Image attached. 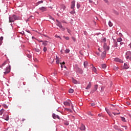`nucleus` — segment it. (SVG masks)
I'll use <instances>...</instances> for the list:
<instances>
[{"mask_svg": "<svg viewBox=\"0 0 131 131\" xmlns=\"http://www.w3.org/2000/svg\"><path fill=\"white\" fill-rule=\"evenodd\" d=\"M122 127H124L125 129H127V127L125 126H122Z\"/></svg>", "mask_w": 131, "mask_h": 131, "instance_id": "53", "label": "nucleus"}, {"mask_svg": "<svg viewBox=\"0 0 131 131\" xmlns=\"http://www.w3.org/2000/svg\"><path fill=\"white\" fill-rule=\"evenodd\" d=\"M72 82H73V83H74L75 84H77L78 83H79V82L75 79H74V78H72Z\"/></svg>", "mask_w": 131, "mask_h": 131, "instance_id": "11", "label": "nucleus"}, {"mask_svg": "<svg viewBox=\"0 0 131 131\" xmlns=\"http://www.w3.org/2000/svg\"><path fill=\"white\" fill-rule=\"evenodd\" d=\"M13 18H14V20H19V17L17 16V15H13L12 16Z\"/></svg>", "mask_w": 131, "mask_h": 131, "instance_id": "16", "label": "nucleus"}, {"mask_svg": "<svg viewBox=\"0 0 131 131\" xmlns=\"http://www.w3.org/2000/svg\"><path fill=\"white\" fill-rule=\"evenodd\" d=\"M120 45H123V42H121Z\"/></svg>", "mask_w": 131, "mask_h": 131, "instance_id": "62", "label": "nucleus"}, {"mask_svg": "<svg viewBox=\"0 0 131 131\" xmlns=\"http://www.w3.org/2000/svg\"><path fill=\"white\" fill-rule=\"evenodd\" d=\"M121 119L122 121H123V122H126V120H125V118H124L123 117H121Z\"/></svg>", "mask_w": 131, "mask_h": 131, "instance_id": "22", "label": "nucleus"}, {"mask_svg": "<svg viewBox=\"0 0 131 131\" xmlns=\"http://www.w3.org/2000/svg\"><path fill=\"white\" fill-rule=\"evenodd\" d=\"M67 30H68V32L69 33H70V32H71V31H70V30L68 29V28H67Z\"/></svg>", "mask_w": 131, "mask_h": 131, "instance_id": "50", "label": "nucleus"}, {"mask_svg": "<svg viewBox=\"0 0 131 131\" xmlns=\"http://www.w3.org/2000/svg\"><path fill=\"white\" fill-rule=\"evenodd\" d=\"M75 7V1H72L71 4V9L74 10V8Z\"/></svg>", "mask_w": 131, "mask_h": 131, "instance_id": "9", "label": "nucleus"}, {"mask_svg": "<svg viewBox=\"0 0 131 131\" xmlns=\"http://www.w3.org/2000/svg\"><path fill=\"white\" fill-rule=\"evenodd\" d=\"M122 41V39L121 38H119L117 39V41H118V42H120Z\"/></svg>", "mask_w": 131, "mask_h": 131, "instance_id": "31", "label": "nucleus"}, {"mask_svg": "<svg viewBox=\"0 0 131 131\" xmlns=\"http://www.w3.org/2000/svg\"><path fill=\"white\" fill-rule=\"evenodd\" d=\"M93 23L94 24H95V25H97V23L96 22V21L93 20Z\"/></svg>", "mask_w": 131, "mask_h": 131, "instance_id": "52", "label": "nucleus"}, {"mask_svg": "<svg viewBox=\"0 0 131 131\" xmlns=\"http://www.w3.org/2000/svg\"><path fill=\"white\" fill-rule=\"evenodd\" d=\"M114 61H115V62H118V63H123V60L120 59L119 58H114Z\"/></svg>", "mask_w": 131, "mask_h": 131, "instance_id": "4", "label": "nucleus"}, {"mask_svg": "<svg viewBox=\"0 0 131 131\" xmlns=\"http://www.w3.org/2000/svg\"><path fill=\"white\" fill-rule=\"evenodd\" d=\"M60 65H61V68H63V65H65V62H63L62 63H61V62L60 63Z\"/></svg>", "mask_w": 131, "mask_h": 131, "instance_id": "34", "label": "nucleus"}, {"mask_svg": "<svg viewBox=\"0 0 131 131\" xmlns=\"http://www.w3.org/2000/svg\"><path fill=\"white\" fill-rule=\"evenodd\" d=\"M63 104L65 106H70V103L67 102V101H65L63 102Z\"/></svg>", "mask_w": 131, "mask_h": 131, "instance_id": "17", "label": "nucleus"}, {"mask_svg": "<svg viewBox=\"0 0 131 131\" xmlns=\"http://www.w3.org/2000/svg\"><path fill=\"white\" fill-rule=\"evenodd\" d=\"M113 114H114V115H115V116L119 115V114H120V113H116L113 112Z\"/></svg>", "mask_w": 131, "mask_h": 131, "instance_id": "33", "label": "nucleus"}, {"mask_svg": "<svg viewBox=\"0 0 131 131\" xmlns=\"http://www.w3.org/2000/svg\"><path fill=\"white\" fill-rule=\"evenodd\" d=\"M49 43H50V42L49 41H45L43 42L42 44L44 45V46H47V45H49Z\"/></svg>", "mask_w": 131, "mask_h": 131, "instance_id": "19", "label": "nucleus"}, {"mask_svg": "<svg viewBox=\"0 0 131 131\" xmlns=\"http://www.w3.org/2000/svg\"><path fill=\"white\" fill-rule=\"evenodd\" d=\"M127 54H130V52H127L126 53V54L127 55Z\"/></svg>", "mask_w": 131, "mask_h": 131, "instance_id": "57", "label": "nucleus"}, {"mask_svg": "<svg viewBox=\"0 0 131 131\" xmlns=\"http://www.w3.org/2000/svg\"><path fill=\"white\" fill-rule=\"evenodd\" d=\"M89 3H90V4H92V3H93V1L90 0V1H89Z\"/></svg>", "mask_w": 131, "mask_h": 131, "instance_id": "60", "label": "nucleus"}, {"mask_svg": "<svg viewBox=\"0 0 131 131\" xmlns=\"http://www.w3.org/2000/svg\"><path fill=\"white\" fill-rule=\"evenodd\" d=\"M29 92H30V91H29L28 89L25 90V93L27 94H29Z\"/></svg>", "mask_w": 131, "mask_h": 131, "instance_id": "36", "label": "nucleus"}, {"mask_svg": "<svg viewBox=\"0 0 131 131\" xmlns=\"http://www.w3.org/2000/svg\"><path fill=\"white\" fill-rule=\"evenodd\" d=\"M25 120H26L25 119H23L21 120V121H22L23 122H24V121H25Z\"/></svg>", "mask_w": 131, "mask_h": 131, "instance_id": "54", "label": "nucleus"}, {"mask_svg": "<svg viewBox=\"0 0 131 131\" xmlns=\"http://www.w3.org/2000/svg\"><path fill=\"white\" fill-rule=\"evenodd\" d=\"M69 92L70 94H72V93H73V92H74V90H73V89H71L69 90Z\"/></svg>", "mask_w": 131, "mask_h": 131, "instance_id": "28", "label": "nucleus"}, {"mask_svg": "<svg viewBox=\"0 0 131 131\" xmlns=\"http://www.w3.org/2000/svg\"><path fill=\"white\" fill-rule=\"evenodd\" d=\"M103 41H106V38L103 39Z\"/></svg>", "mask_w": 131, "mask_h": 131, "instance_id": "59", "label": "nucleus"}, {"mask_svg": "<svg viewBox=\"0 0 131 131\" xmlns=\"http://www.w3.org/2000/svg\"><path fill=\"white\" fill-rule=\"evenodd\" d=\"M105 110H106L107 113H108V114L110 115V116H112V114H111V113L108 112V111H107V109L106 108H105Z\"/></svg>", "mask_w": 131, "mask_h": 131, "instance_id": "35", "label": "nucleus"}, {"mask_svg": "<svg viewBox=\"0 0 131 131\" xmlns=\"http://www.w3.org/2000/svg\"><path fill=\"white\" fill-rule=\"evenodd\" d=\"M39 10L40 11H41L42 12H45V11H47V8L45 7H42L41 8H39Z\"/></svg>", "mask_w": 131, "mask_h": 131, "instance_id": "8", "label": "nucleus"}, {"mask_svg": "<svg viewBox=\"0 0 131 131\" xmlns=\"http://www.w3.org/2000/svg\"><path fill=\"white\" fill-rule=\"evenodd\" d=\"M79 53L80 54V55H81L82 56L83 55V53H82V51H80L79 52Z\"/></svg>", "mask_w": 131, "mask_h": 131, "instance_id": "48", "label": "nucleus"}, {"mask_svg": "<svg viewBox=\"0 0 131 131\" xmlns=\"http://www.w3.org/2000/svg\"><path fill=\"white\" fill-rule=\"evenodd\" d=\"M3 39H4V37L2 36L0 37V46H2V43H3Z\"/></svg>", "mask_w": 131, "mask_h": 131, "instance_id": "21", "label": "nucleus"}, {"mask_svg": "<svg viewBox=\"0 0 131 131\" xmlns=\"http://www.w3.org/2000/svg\"><path fill=\"white\" fill-rule=\"evenodd\" d=\"M111 106H112V107H115V105L114 104H111Z\"/></svg>", "mask_w": 131, "mask_h": 131, "instance_id": "61", "label": "nucleus"}, {"mask_svg": "<svg viewBox=\"0 0 131 131\" xmlns=\"http://www.w3.org/2000/svg\"><path fill=\"white\" fill-rule=\"evenodd\" d=\"M52 117H53V118H54V119H56V118H57L58 119H60V117H59V116H58L55 114H53L52 115Z\"/></svg>", "mask_w": 131, "mask_h": 131, "instance_id": "7", "label": "nucleus"}, {"mask_svg": "<svg viewBox=\"0 0 131 131\" xmlns=\"http://www.w3.org/2000/svg\"><path fill=\"white\" fill-rule=\"evenodd\" d=\"M56 63L57 64H59L60 63V59L59 58V57H58L57 56H56Z\"/></svg>", "mask_w": 131, "mask_h": 131, "instance_id": "18", "label": "nucleus"}, {"mask_svg": "<svg viewBox=\"0 0 131 131\" xmlns=\"http://www.w3.org/2000/svg\"><path fill=\"white\" fill-rule=\"evenodd\" d=\"M88 61H84L83 63L84 67V68H88Z\"/></svg>", "mask_w": 131, "mask_h": 131, "instance_id": "14", "label": "nucleus"}, {"mask_svg": "<svg viewBox=\"0 0 131 131\" xmlns=\"http://www.w3.org/2000/svg\"><path fill=\"white\" fill-rule=\"evenodd\" d=\"M27 57H28V58H31V55H30V54H28V55H27Z\"/></svg>", "mask_w": 131, "mask_h": 131, "instance_id": "46", "label": "nucleus"}, {"mask_svg": "<svg viewBox=\"0 0 131 131\" xmlns=\"http://www.w3.org/2000/svg\"><path fill=\"white\" fill-rule=\"evenodd\" d=\"M5 72H4V74H8L11 71V66H8L5 69Z\"/></svg>", "mask_w": 131, "mask_h": 131, "instance_id": "2", "label": "nucleus"}, {"mask_svg": "<svg viewBox=\"0 0 131 131\" xmlns=\"http://www.w3.org/2000/svg\"><path fill=\"white\" fill-rule=\"evenodd\" d=\"M105 4H109V1L108 0H103Z\"/></svg>", "mask_w": 131, "mask_h": 131, "instance_id": "39", "label": "nucleus"}, {"mask_svg": "<svg viewBox=\"0 0 131 131\" xmlns=\"http://www.w3.org/2000/svg\"><path fill=\"white\" fill-rule=\"evenodd\" d=\"M116 47H117V42H115V45L114 46V48H116Z\"/></svg>", "mask_w": 131, "mask_h": 131, "instance_id": "47", "label": "nucleus"}, {"mask_svg": "<svg viewBox=\"0 0 131 131\" xmlns=\"http://www.w3.org/2000/svg\"><path fill=\"white\" fill-rule=\"evenodd\" d=\"M98 85H95L94 86V91L96 92V91H97L98 90Z\"/></svg>", "mask_w": 131, "mask_h": 131, "instance_id": "25", "label": "nucleus"}, {"mask_svg": "<svg viewBox=\"0 0 131 131\" xmlns=\"http://www.w3.org/2000/svg\"><path fill=\"white\" fill-rule=\"evenodd\" d=\"M55 37H57V38H60V36L56 35Z\"/></svg>", "mask_w": 131, "mask_h": 131, "instance_id": "55", "label": "nucleus"}, {"mask_svg": "<svg viewBox=\"0 0 131 131\" xmlns=\"http://www.w3.org/2000/svg\"><path fill=\"white\" fill-rule=\"evenodd\" d=\"M43 50V52H47V47H44Z\"/></svg>", "mask_w": 131, "mask_h": 131, "instance_id": "45", "label": "nucleus"}, {"mask_svg": "<svg viewBox=\"0 0 131 131\" xmlns=\"http://www.w3.org/2000/svg\"><path fill=\"white\" fill-rule=\"evenodd\" d=\"M72 39H73L74 41H76V39L74 37H72Z\"/></svg>", "mask_w": 131, "mask_h": 131, "instance_id": "41", "label": "nucleus"}, {"mask_svg": "<svg viewBox=\"0 0 131 131\" xmlns=\"http://www.w3.org/2000/svg\"><path fill=\"white\" fill-rule=\"evenodd\" d=\"M40 42H42V40L40 41Z\"/></svg>", "mask_w": 131, "mask_h": 131, "instance_id": "63", "label": "nucleus"}, {"mask_svg": "<svg viewBox=\"0 0 131 131\" xmlns=\"http://www.w3.org/2000/svg\"><path fill=\"white\" fill-rule=\"evenodd\" d=\"M69 52H70V50H69V49H66L65 51L66 54H68V53H69Z\"/></svg>", "mask_w": 131, "mask_h": 131, "instance_id": "32", "label": "nucleus"}, {"mask_svg": "<svg viewBox=\"0 0 131 131\" xmlns=\"http://www.w3.org/2000/svg\"><path fill=\"white\" fill-rule=\"evenodd\" d=\"M42 3H43V1H39V2L37 3V4H38V5H39V4H42Z\"/></svg>", "mask_w": 131, "mask_h": 131, "instance_id": "42", "label": "nucleus"}, {"mask_svg": "<svg viewBox=\"0 0 131 131\" xmlns=\"http://www.w3.org/2000/svg\"><path fill=\"white\" fill-rule=\"evenodd\" d=\"M76 72H78V73H80L81 74H82L83 72L82 70H81L79 68H76Z\"/></svg>", "mask_w": 131, "mask_h": 131, "instance_id": "5", "label": "nucleus"}, {"mask_svg": "<svg viewBox=\"0 0 131 131\" xmlns=\"http://www.w3.org/2000/svg\"><path fill=\"white\" fill-rule=\"evenodd\" d=\"M68 124H69L68 123L66 124L67 125H68Z\"/></svg>", "mask_w": 131, "mask_h": 131, "instance_id": "64", "label": "nucleus"}, {"mask_svg": "<svg viewBox=\"0 0 131 131\" xmlns=\"http://www.w3.org/2000/svg\"><path fill=\"white\" fill-rule=\"evenodd\" d=\"M80 129L81 130H85V126L84 125L82 124L81 127H80Z\"/></svg>", "mask_w": 131, "mask_h": 131, "instance_id": "12", "label": "nucleus"}, {"mask_svg": "<svg viewBox=\"0 0 131 131\" xmlns=\"http://www.w3.org/2000/svg\"><path fill=\"white\" fill-rule=\"evenodd\" d=\"M9 19L10 23L12 22H15V19H14V17H13V16H10L9 17Z\"/></svg>", "mask_w": 131, "mask_h": 131, "instance_id": "6", "label": "nucleus"}, {"mask_svg": "<svg viewBox=\"0 0 131 131\" xmlns=\"http://www.w3.org/2000/svg\"><path fill=\"white\" fill-rule=\"evenodd\" d=\"M103 49L104 51H109L110 48H109V46H107V43H104L103 45Z\"/></svg>", "mask_w": 131, "mask_h": 131, "instance_id": "3", "label": "nucleus"}, {"mask_svg": "<svg viewBox=\"0 0 131 131\" xmlns=\"http://www.w3.org/2000/svg\"><path fill=\"white\" fill-rule=\"evenodd\" d=\"M65 110L68 111V112H72V111L70 108H66Z\"/></svg>", "mask_w": 131, "mask_h": 131, "instance_id": "30", "label": "nucleus"}, {"mask_svg": "<svg viewBox=\"0 0 131 131\" xmlns=\"http://www.w3.org/2000/svg\"><path fill=\"white\" fill-rule=\"evenodd\" d=\"M92 66L93 67H92V71H93V72H95V73H96V72H97V69H96V68H95V67H94V66H93V64H92Z\"/></svg>", "mask_w": 131, "mask_h": 131, "instance_id": "15", "label": "nucleus"}, {"mask_svg": "<svg viewBox=\"0 0 131 131\" xmlns=\"http://www.w3.org/2000/svg\"><path fill=\"white\" fill-rule=\"evenodd\" d=\"M64 38H65V39H66L67 40H69V37H65V36H64Z\"/></svg>", "mask_w": 131, "mask_h": 131, "instance_id": "43", "label": "nucleus"}, {"mask_svg": "<svg viewBox=\"0 0 131 131\" xmlns=\"http://www.w3.org/2000/svg\"><path fill=\"white\" fill-rule=\"evenodd\" d=\"M65 9H66V7L64 5H62L60 8V12H64Z\"/></svg>", "mask_w": 131, "mask_h": 131, "instance_id": "10", "label": "nucleus"}, {"mask_svg": "<svg viewBox=\"0 0 131 131\" xmlns=\"http://www.w3.org/2000/svg\"><path fill=\"white\" fill-rule=\"evenodd\" d=\"M126 58L127 60H128V59H129L130 57H129V56H127Z\"/></svg>", "mask_w": 131, "mask_h": 131, "instance_id": "51", "label": "nucleus"}, {"mask_svg": "<svg viewBox=\"0 0 131 131\" xmlns=\"http://www.w3.org/2000/svg\"><path fill=\"white\" fill-rule=\"evenodd\" d=\"M108 25L110 27H112L113 26V24H112V22H111V21H109Z\"/></svg>", "mask_w": 131, "mask_h": 131, "instance_id": "24", "label": "nucleus"}, {"mask_svg": "<svg viewBox=\"0 0 131 131\" xmlns=\"http://www.w3.org/2000/svg\"><path fill=\"white\" fill-rule=\"evenodd\" d=\"M102 56H103V57H105V56H106V51H103L102 52Z\"/></svg>", "mask_w": 131, "mask_h": 131, "instance_id": "29", "label": "nucleus"}, {"mask_svg": "<svg viewBox=\"0 0 131 131\" xmlns=\"http://www.w3.org/2000/svg\"><path fill=\"white\" fill-rule=\"evenodd\" d=\"M77 9H79V8H80V4H79V3L77 4Z\"/></svg>", "mask_w": 131, "mask_h": 131, "instance_id": "38", "label": "nucleus"}, {"mask_svg": "<svg viewBox=\"0 0 131 131\" xmlns=\"http://www.w3.org/2000/svg\"><path fill=\"white\" fill-rule=\"evenodd\" d=\"M50 18L52 20H54V18L52 17V16H50Z\"/></svg>", "mask_w": 131, "mask_h": 131, "instance_id": "58", "label": "nucleus"}, {"mask_svg": "<svg viewBox=\"0 0 131 131\" xmlns=\"http://www.w3.org/2000/svg\"><path fill=\"white\" fill-rule=\"evenodd\" d=\"M128 66H127V64L124 63V69H128Z\"/></svg>", "mask_w": 131, "mask_h": 131, "instance_id": "20", "label": "nucleus"}, {"mask_svg": "<svg viewBox=\"0 0 131 131\" xmlns=\"http://www.w3.org/2000/svg\"><path fill=\"white\" fill-rule=\"evenodd\" d=\"M8 62V61H5V62L2 64V66H5V65H6V64H7Z\"/></svg>", "mask_w": 131, "mask_h": 131, "instance_id": "37", "label": "nucleus"}, {"mask_svg": "<svg viewBox=\"0 0 131 131\" xmlns=\"http://www.w3.org/2000/svg\"><path fill=\"white\" fill-rule=\"evenodd\" d=\"M114 70H118V67H115L114 68Z\"/></svg>", "mask_w": 131, "mask_h": 131, "instance_id": "44", "label": "nucleus"}, {"mask_svg": "<svg viewBox=\"0 0 131 131\" xmlns=\"http://www.w3.org/2000/svg\"><path fill=\"white\" fill-rule=\"evenodd\" d=\"M5 112V110H1L0 111V115H3V113Z\"/></svg>", "mask_w": 131, "mask_h": 131, "instance_id": "26", "label": "nucleus"}, {"mask_svg": "<svg viewBox=\"0 0 131 131\" xmlns=\"http://www.w3.org/2000/svg\"><path fill=\"white\" fill-rule=\"evenodd\" d=\"M91 87H92V84L91 83V82H89V84L86 87L85 89L86 90H90V88H91Z\"/></svg>", "mask_w": 131, "mask_h": 131, "instance_id": "13", "label": "nucleus"}, {"mask_svg": "<svg viewBox=\"0 0 131 131\" xmlns=\"http://www.w3.org/2000/svg\"><path fill=\"white\" fill-rule=\"evenodd\" d=\"M96 54H97V56H99L100 53H99V52H96Z\"/></svg>", "mask_w": 131, "mask_h": 131, "instance_id": "56", "label": "nucleus"}, {"mask_svg": "<svg viewBox=\"0 0 131 131\" xmlns=\"http://www.w3.org/2000/svg\"><path fill=\"white\" fill-rule=\"evenodd\" d=\"M101 67L103 69H105L107 67V66H106V64H101Z\"/></svg>", "mask_w": 131, "mask_h": 131, "instance_id": "23", "label": "nucleus"}, {"mask_svg": "<svg viewBox=\"0 0 131 131\" xmlns=\"http://www.w3.org/2000/svg\"><path fill=\"white\" fill-rule=\"evenodd\" d=\"M5 120H9V115H7L6 118H5Z\"/></svg>", "mask_w": 131, "mask_h": 131, "instance_id": "40", "label": "nucleus"}, {"mask_svg": "<svg viewBox=\"0 0 131 131\" xmlns=\"http://www.w3.org/2000/svg\"><path fill=\"white\" fill-rule=\"evenodd\" d=\"M95 105H96V104H95V103H91V106H92V107H94V106H95Z\"/></svg>", "mask_w": 131, "mask_h": 131, "instance_id": "49", "label": "nucleus"}, {"mask_svg": "<svg viewBox=\"0 0 131 131\" xmlns=\"http://www.w3.org/2000/svg\"><path fill=\"white\" fill-rule=\"evenodd\" d=\"M34 51H35V52H37V53H39V52H40V50H39V49L37 48H35Z\"/></svg>", "mask_w": 131, "mask_h": 131, "instance_id": "27", "label": "nucleus"}, {"mask_svg": "<svg viewBox=\"0 0 131 131\" xmlns=\"http://www.w3.org/2000/svg\"><path fill=\"white\" fill-rule=\"evenodd\" d=\"M56 22L57 23L56 24L57 26H58V27L60 28L61 30H62V31H64V30H65V28H63V26H62V24H61V23L59 21L58 19H56Z\"/></svg>", "mask_w": 131, "mask_h": 131, "instance_id": "1", "label": "nucleus"}]
</instances>
